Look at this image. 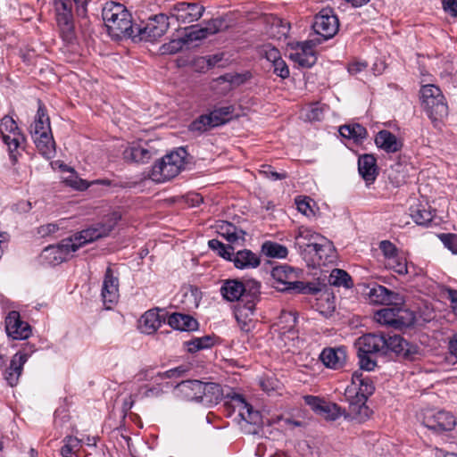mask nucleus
Returning <instances> with one entry per match:
<instances>
[{
  "label": "nucleus",
  "mask_w": 457,
  "mask_h": 457,
  "mask_svg": "<svg viewBox=\"0 0 457 457\" xmlns=\"http://www.w3.org/2000/svg\"><path fill=\"white\" fill-rule=\"evenodd\" d=\"M359 365L361 370H373L377 365L373 355H387L394 353L406 361H415L420 354L416 345L406 341L396 334L369 333L360 337L355 342Z\"/></svg>",
  "instance_id": "1"
},
{
  "label": "nucleus",
  "mask_w": 457,
  "mask_h": 457,
  "mask_svg": "<svg viewBox=\"0 0 457 457\" xmlns=\"http://www.w3.org/2000/svg\"><path fill=\"white\" fill-rule=\"evenodd\" d=\"M102 17L108 34L115 40L134 36L135 25L131 13L121 4L106 2L102 9Z\"/></svg>",
  "instance_id": "2"
},
{
  "label": "nucleus",
  "mask_w": 457,
  "mask_h": 457,
  "mask_svg": "<svg viewBox=\"0 0 457 457\" xmlns=\"http://www.w3.org/2000/svg\"><path fill=\"white\" fill-rule=\"evenodd\" d=\"M76 6L77 14L85 17L87 0H54L56 22L63 41L72 43L76 38L72 6Z\"/></svg>",
  "instance_id": "3"
},
{
  "label": "nucleus",
  "mask_w": 457,
  "mask_h": 457,
  "mask_svg": "<svg viewBox=\"0 0 457 457\" xmlns=\"http://www.w3.org/2000/svg\"><path fill=\"white\" fill-rule=\"evenodd\" d=\"M272 287L283 293L315 295L320 291L319 285L297 280V273L287 265L276 266L271 270Z\"/></svg>",
  "instance_id": "4"
},
{
  "label": "nucleus",
  "mask_w": 457,
  "mask_h": 457,
  "mask_svg": "<svg viewBox=\"0 0 457 457\" xmlns=\"http://www.w3.org/2000/svg\"><path fill=\"white\" fill-rule=\"evenodd\" d=\"M260 282L249 279L245 283L239 279H225L220 287V294L228 302H237V306H248V302L256 303L260 295Z\"/></svg>",
  "instance_id": "5"
},
{
  "label": "nucleus",
  "mask_w": 457,
  "mask_h": 457,
  "mask_svg": "<svg viewBox=\"0 0 457 457\" xmlns=\"http://www.w3.org/2000/svg\"><path fill=\"white\" fill-rule=\"evenodd\" d=\"M187 156V152L184 147L166 154L153 166L151 179L159 183L173 179L185 165Z\"/></svg>",
  "instance_id": "6"
},
{
  "label": "nucleus",
  "mask_w": 457,
  "mask_h": 457,
  "mask_svg": "<svg viewBox=\"0 0 457 457\" xmlns=\"http://www.w3.org/2000/svg\"><path fill=\"white\" fill-rule=\"evenodd\" d=\"M422 104L433 123L442 120L448 115V105L441 89L434 85H426L420 90Z\"/></svg>",
  "instance_id": "7"
},
{
  "label": "nucleus",
  "mask_w": 457,
  "mask_h": 457,
  "mask_svg": "<svg viewBox=\"0 0 457 457\" xmlns=\"http://www.w3.org/2000/svg\"><path fill=\"white\" fill-rule=\"evenodd\" d=\"M170 27L169 17L164 13L151 16L145 22L135 24L133 41H155L162 37Z\"/></svg>",
  "instance_id": "8"
},
{
  "label": "nucleus",
  "mask_w": 457,
  "mask_h": 457,
  "mask_svg": "<svg viewBox=\"0 0 457 457\" xmlns=\"http://www.w3.org/2000/svg\"><path fill=\"white\" fill-rule=\"evenodd\" d=\"M120 219L121 216L120 213L112 212L105 223H99L94 227L83 229L68 238L71 239V242L77 246L78 250L87 243L107 237Z\"/></svg>",
  "instance_id": "9"
},
{
  "label": "nucleus",
  "mask_w": 457,
  "mask_h": 457,
  "mask_svg": "<svg viewBox=\"0 0 457 457\" xmlns=\"http://www.w3.org/2000/svg\"><path fill=\"white\" fill-rule=\"evenodd\" d=\"M312 29L323 40L332 38L338 31L339 21L331 8H323L314 16Z\"/></svg>",
  "instance_id": "10"
},
{
  "label": "nucleus",
  "mask_w": 457,
  "mask_h": 457,
  "mask_svg": "<svg viewBox=\"0 0 457 457\" xmlns=\"http://www.w3.org/2000/svg\"><path fill=\"white\" fill-rule=\"evenodd\" d=\"M77 246L71 239L64 238L58 245H48L41 253L40 258L43 262L55 266L67 261L71 253L76 252Z\"/></svg>",
  "instance_id": "11"
},
{
  "label": "nucleus",
  "mask_w": 457,
  "mask_h": 457,
  "mask_svg": "<svg viewBox=\"0 0 457 457\" xmlns=\"http://www.w3.org/2000/svg\"><path fill=\"white\" fill-rule=\"evenodd\" d=\"M5 331L14 340L27 339L31 335L30 325L21 319L19 312H10L4 320Z\"/></svg>",
  "instance_id": "12"
},
{
  "label": "nucleus",
  "mask_w": 457,
  "mask_h": 457,
  "mask_svg": "<svg viewBox=\"0 0 457 457\" xmlns=\"http://www.w3.org/2000/svg\"><path fill=\"white\" fill-rule=\"evenodd\" d=\"M204 7L196 3L179 2L170 9L171 17L181 23H191L198 21L204 14Z\"/></svg>",
  "instance_id": "13"
},
{
  "label": "nucleus",
  "mask_w": 457,
  "mask_h": 457,
  "mask_svg": "<svg viewBox=\"0 0 457 457\" xmlns=\"http://www.w3.org/2000/svg\"><path fill=\"white\" fill-rule=\"evenodd\" d=\"M321 237L320 234L310 228L301 226L295 235V247L303 258H307L309 254H312V251Z\"/></svg>",
  "instance_id": "14"
},
{
  "label": "nucleus",
  "mask_w": 457,
  "mask_h": 457,
  "mask_svg": "<svg viewBox=\"0 0 457 457\" xmlns=\"http://www.w3.org/2000/svg\"><path fill=\"white\" fill-rule=\"evenodd\" d=\"M305 403L319 415L328 420H336L344 414L337 403L327 402L320 397L307 395Z\"/></svg>",
  "instance_id": "15"
},
{
  "label": "nucleus",
  "mask_w": 457,
  "mask_h": 457,
  "mask_svg": "<svg viewBox=\"0 0 457 457\" xmlns=\"http://www.w3.org/2000/svg\"><path fill=\"white\" fill-rule=\"evenodd\" d=\"M224 21L222 19H212L206 22L205 26L200 27L198 25L192 26L187 29L184 36V42L191 43L194 41L203 40L209 36L218 33Z\"/></svg>",
  "instance_id": "16"
},
{
  "label": "nucleus",
  "mask_w": 457,
  "mask_h": 457,
  "mask_svg": "<svg viewBox=\"0 0 457 457\" xmlns=\"http://www.w3.org/2000/svg\"><path fill=\"white\" fill-rule=\"evenodd\" d=\"M314 40H307L297 43L296 52L290 54L291 59L303 68L312 67L317 61L314 47L317 44Z\"/></svg>",
  "instance_id": "17"
},
{
  "label": "nucleus",
  "mask_w": 457,
  "mask_h": 457,
  "mask_svg": "<svg viewBox=\"0 0 457 457\" xmlns=\"http://www.w3.org/2000/svg\"><path fill=\"white\" fill-rule=\"evenodd\" d=\"M370 301L381 305H399L403 302V296L384 286L375 285L368 293Z\"/></svg>",
  "instance_id": "18"
},
{
  "label": "nucleus",
  "mask_w": 457,
  "mask_h": 457,
  "mask_svg": "<svg viewBox=\"0 0 457 457\" xmlns=\"http://www.w3.org/2000/svg\"><path fill=\"white\" fill-rule=\"evenodd\" d=\"M101 295L106 309H111L119 298V279L113 276V271L110 267L107 268L104 274Z\"/></svg>",
  "instance_id": "19"
},
{
  "label": "nucleus",
  "mask_w": 457,
  "mask_h": 457,
  "mask_svg": "<svg viewBox=\"0 0 457 457\" xmlns=\"http://www.w3.org/2000/svg\"><path fill=\"white\" fill-rule=\"evenodd\" d=\"M346 347L344 345L337 347H326L322 350L320 359L322 363L329 369L339 370L346 362Z\"/></svg>",
  "instance_id": "20"
},
{
  "label": "nucleus",
  "mask_w": 457,
  "mask_h": 457,
  "mask_svg": "<svg viewBox=\"0 0 457 457\" xmlns=\"http://www.w3.org/2000/svg\"><path fill=\"white\" fill-rule=\"evenodd\" d=\"M345 396L349 401V415L361 422L370 418L371 410L366 404L368 399L353 395V389L345 390Z\"/></svg>",
  "instance_id": "21"
},
{
  "label": "nucleus",
  "mask_w": 457,
  "mask_h": 457,
  "mask_svg": "<svg viewBox=\"0 0 457 457\" xmlns=\"http://www.w3.org/2000/svg\"><path fill=\"white\" fill-rule=\"evenodd\" d=\"M425 426L435 432L450 431L455 426L454 417L447 411H440L425 418Z\"/></svg>",
  "instance_id": "22"
},
{
  "label": "nucleus",
  "mask_w": 457,
  "mask_h": 457,
  "mask_svg": "<svg viewBox=\"0 0 457 457\" xmlns=\"http://www.w3.org/2000/svg\"><path fill=\"white\" fill-rule=\"evenodd\" d=\"M358 171L367 186L372 184L378 175L375 156L370 154L361 155L358 159Z\"/></svg>",
  "instance_id": "23"
},
{
  "label": "nucleus",
  "mask_w": 457,
  "mask_h": 457,
  "mask_svg": "<svg viewBox=\"0 0 457 457\" xmlns=\"http://www.w3.org/2000/svg\"><path fill=\"white\" fill-rule=\"evenodd\" d=\"M161 311L159 308L151 309L141 316L139 328L143 333L152 335L165 322L164 315L159 313Z\"/></svg>",
  "instance_id": "24"
},
{
  "label": "nucleus",
  "mask_w": 457,
  "mask_h": 457,
  "mask_svg": "<svg viewBox=\"0 0 457 457\" xmlns=\"http://www.w3.org/2000/svg\"><path fill=\"white\" fill-rule=\"evenodd\" d=\"M230 262H233L236 269L250 270L255 269L261 264L260 256L249 249H243L234 252Z\"/></svg>",
  "instance_id": "25"
},
{
  "label": "nucleus",
  "mask_w": 457,
  "mask_h": 457,
  "mask_svg": "<svg viewBox=\"0 0 457 457\" xmlns=\"http://www.w3.org/2000/svg\"><path fill=\"white\" fill-rule=\"evenodd\" d=\"M219 235L224 237L231 245H244L245 242V231L237 228L228 221H222L217 226Z\"/></svg>",
  "instance_id": "26"
},
{
  "label": "nucleus",
  "mask_w": 457,
  "mask_h": 457,
  "mask_svg": "<svg viewBox=\"0 0 457 457\" xmlns=\"http://www.w3.org/2000/svg\"><path fill=\"white\" fill-rule=\"evenodd\" d=\"M346 389H353L354 395L368 399L374 393L375 386L370 378L363 376L362 372L355 371L352 376V386Z\"/></svg>",
  "instance_id": "27"
},
{
  "label": "nucleus",
  "mask_w": 457,
  "mask_h": 457,
  "mask_svg": "<svg viewBox=\"0 0 457 457\" xmlns=\"http://www.w3.org/2000/svg\"><path fill=\"white\" fill-rule=\"evenodd\" d=\"M202 386L200 380H184L176 386L175 391L178 396L187 401L200 402Z\"/></svg>",
  "instance_id": "28"
},
{
  "label": "nucleus",
  "mask_w": 457,
  "mask_h": 457,
  "mask_svg": "<svg viewBox=\"0 0 457 457\" xmlns=\"http://www.w3.org/2000/svg\"><path fill=\"white\" fill-rule=\"evenodd\" d=\"M376 145L388 154H394L400 151L403 147L401 141L397 139L389 130H380L375 137Z\"/></svg>",
  "instance_id": "29"
},
{
  "label": "nucleus",
  "mask_w": 457,
  "mask_h": 457,
  "mask_svg": "<svg viewBox=\"0 0 457 457\" xmlns=\"http://www.w3.org/2000/svg\"><path fill=\"white\" fill-rule=\"evenodd\" d=\"M32 138L39 153L47 159H51L55 154V143L52 132L42 131L33 135Z\"/></svg>",
  "instance_id": "30"
},
{
  "label": "nucleus",
  "mask_w": 457,
  "mask_h": 457,
  "mask_svg": "<svg viewBox=\"0 0 457 457\" xmlns=\"http://www.w3.org/2000/svg\"><path fill=\"white\" fill-rule=\"evenodd\" d=\"M168 324L180 331H194L198 328V321L188 314L174 312L168 317Z\"/></svg>",
  "instance_id": "31"
},
{
  "label": "nucleus",
  "mask_w": 457,
  "mask_h": 457,
  "mask_svg": "<svg viewBox=\"0 0 457 457\" xmlns=\"http://www.w3.org/2000/svg\"><path fill=\"white\" fill-rule=\"evenodd\" d=\"M256 303L248 302V306H236L235 317L242 331L248 333L254 328V322L251 316L253 315Z\"/></svg>",
  "instance_id": "32"
},
{
  "label": "nucleus",
  "mask_w": 457,
  "mask_h": 457,
  "mask_svg": "<svg viewBox=\"0 0 457 457\" xmlns=\"http://www.w3.org/2000/svg\"><path fill=\"white\" fill-rule=\"evenodd\" d=\"M333 251L334 246L332 243L322 236L321 239L315 245L312 254H309L308 257L319 264H325L327 262H331L330 257Z\"/></svg>",
  "instance_id": "33"
},
{
  "label": "nucleus",
  "mask_w": 457,
  "mask_h": 457,
  "mask_svg": "<svg viewBox=\"0 0 457 457\" xmlns=\"http://www.w3.org/2000/svg\"><path fill=\"white\" fill-rule=\"evenodd\" d=\"M222 397L223 391L220 384L213 382H203L200 403L206 405L217 404Z\"/></svg>",
  "instance_id": "34"
},
{
  "label": "nucleus",
  "mask_w": 457,
  "mask_h": 457,
  "mask_svg": "<svg viewBox=\"0 0 457 457\" xmlns=\"http://www.w3.org/2000/svg\"><path fill=\"white\" fill-rule=\"evenodd\" d=\"M25 357L13 355L9 367L4 373V378L10 386H15L19 383V378L22 373Z\"/></svg>",
  "instance_id": "35"
},
{
  "label": "nucleus",
  "mask_w": 457,
  "mask_h": 457,
  "mask_svg": "<svg viewBox=\"0 0 457 457\" xmlns=\"http://www.w3.org/2000/svg\"><path fill=\"white\" fill-rule=\"evenodd\" d=\"M50 119L46 113V109L40 100H38V109L34 123L31 125V136L40 134L42 131L50 132Z\"/></svg>",
  "instance_id": "36"
},
{
  "label": "nucleus",
  "mask_w": 457,
  "mask_h": 457,
  "mask_svg": "<svg viewBox=\"0 0 457 457\" xmlns=\"http://www.w3.org/2000/svg\"><path fill=\"white\" fill-rule=\"evenodd\" d=\"M339 133L343 137L356 143L362 142L368 135L367 129L359 123L343 125L339 128Z\"/></svg>",
  "instance_id": "37"
},
{
  "label": "nucleus",
  "mask_w": 457,
  "mask_h": 457,
  "mask_svg": "<svg viewBox=\"0 0 457 457\" xmlns=\"http://www.w3.org/2000/svg\"><path fill=\"white\" fill-rule=\"evenodd\" d=\"M123 155L126 160L145 163L151 159L152 152L143 145H137L128 147Z\"/></svg>",
  "instance_id": "38"
},
{
  "label": "nucleus",
  "mask_w": 457,
  "mask_h": 457,
  "mask_svg": "<svg viewBox=\"0 0 457 457\" xmlns=\"http://www.w3.org/2000/svg\"><path fill=\"white\" fill-rule=\"evenodd\" d=\"M411 216L416 224L428 226L435 215L429 206L418 204L411 209Z\"/></svg>",
  "instance_id": "39"
},
{
  "label": "nucleus",
  "mask_w": 457,
  "mask_h": 457,
  "mask_svg": "<svg viewBox=\"0 0 457 457\" xmlns=\"http://www.w3.org/2000/svg\"><path fill=\"white\" fill-rule=\"evenodd\" d=\"M395 328L403 329L414 325L416 321L415 314L412 311L399 307L397 305Z\"/></svg>",
  "instance_id": "40"
},
{
  "label": "nucleus",
  "mask_w": 457,
  "mask_h": 457,
  "mask_svg": "<svg viewBox=\"0 0 457 457\" xmlns=\"http://www.w3.org/2000/svg\"><path fill=\"white\" fill-rule=\"evenodd\" d=\"M328 282L334 287H343L346 289L353 287V282L351 276L344 270L334 269L328 278Z\"/></svg>",
  "instance_id": "41"
},
{
  "label": "nucleus",
  "mask_w": 457,
  "mask_h": 457,
  "mask_svg": "<svg viewBox=\"0 0 457 457\" xmlns=\"http://www.w3.org/2000/svg\"><path fill=\"white\" fill-rule=\"evenodd\" d=\"M3 141L5 145H7L9 153H10V158L12 159V162H17V154L15 152L20 147V145L25 142V137L23 134H9L4 133L2 134Z\"/></svg>",
  "instance_id": "42"
},
{
  "label": "nucleus",
  "mask_w": 457,
  "mask_h": 457,
  "mask_svg": "<svg viewBox=\"0 0 457 457\" xmlns=\"http://www.w3.org/2000/svg\"><path fill=\"white\" fill-rule=\"evenodd\" d=\"M262 252L268 257L278 259L286 258L288 253L285 245L272 241L264 242L262 245Z\"/></svg>",
  "instance_id": "43"
},
{
  "label": "nucleus",
  "mask_w": 457,
  "mask_h": 457,
  "mask_svg": "<svg viewBox=\"0 0 457 457\" xmlns=\"http://www.w3.org/2000/svg\"><path fill=\"white\" fill-rule=\"evenodd\" d=\"M215 343L214 337L207 335L201 337H195L189 341L185 342L189 353H196L200 350L212 347Z\"/></svg>",
  "instance_id": "44"
},
{
  "label": "nucleus",
  "mask_w": 457,
  "mask_h": 457,
  "mask_svg": "<svg viewBox=\"0 0 457 457\" xmlns=\"http://www.w3.org/2000/svg\"><path fill=\"white\" fill-rule=\"evenodd\" d=\"M217 127L214 125L212 119L209 114H203L193 120L188 127L189 131L195 132L197 134H202L212 128Z\"/></svg>",
  "instance_id": "45"
},
{
  "label": "nucleus",
  "mask_w": 457,
  "mask_h": 457,
  "mask_svg": "<svg viewBox=\"0 0 457 457\" xmlns=\"http://www.w3.org/2000/svg\"><path fill=\"white\" fill-rule=\"evenodd\" d=\"M397 305L390 308H383L375 312L374 318L377 322L395 328Z\"/></svg>",
  "instance_id": "46"
},
{
  "label": "nucleus",
  "mask_w": 457,
  "mask_h": 457,
  "mask_svg": "<svg viewBox=\"0 0 457 457\" xmlns=\"http://www.w3.org/2000/svg\"><path fill=\"white\" fill-rule=\"evenodd\" d=\"M208 246L218 255L227 261H230L235 252V247L229 244L225 245L218 239H211L208 241Z\"/></svg>",
  "instance_id": "47"
},
{
  "label": "nucleus",
  "mask_w": 457,
  "mask_h": 457,
  "mask_svg": "<svg viewBox=\"0 0 457 457\" xmlns=\"http://www.w3.org/2000/svg\"><path fill=\"white\" fill-rule=\"evenodd\" d=\"M234 107L232 105L221 106L215 108L210 112V115L214 122V125L220 126L229 120L230 116L234 112Z\"/></svg>",
  "instance_id": "48"
},
{
  "label": "nucleus",
  "mask_w": 457,
  "mask_h": 457,
  "mask_svg": "<svg viewBox=\"0 0 457 457\" xmlns=\"http://www.w3.org/2000/svg\"><path fill=\"white\" fill-rule=\"evenodd\" d=\"M226 398L228 399V401L226 402V404H228L234 411H237L239 416L250 404L245 401L242 395L237 393L227 394Z\"/></svg>",
  "instance_id": "49"
},
{
  "label": "nucleus",
  "mask_w": 457,
  "mask_h": 457,
  "mask_svg": "<svg viewBox=\"0 0 457 457\" xmlns=\"http://www.w3.org/2000/svg\"><path fill=\"white\" fill-rule=\"evenodd\" d=\"M249 78L247 73H226L224 75L220 76L217 79V81L220 82H227L229 84L228 89H231L235 87H238L245 83Z\"/></svg>",
  "instance_id": "50"
},
{
  "label": "nucleus",
  "mask_w": 457,
  "mask_h": 457,
  "mask_svg": "<svg viewBox=\"0 0 457 457\" xmlns=\"http://www.w3.org/2000/svg\"><path fill=\"white\" fill-rule=\"evenodd\" d=\"M386 267L393 270L399 275H404L408 273V266L406 259L399 255L390 258L386 262Z\"/></svg>",
  "instance_id": "51"
},
{
  "label": "nucleus",
  "mask_w": 457,
  "mask_h": 457,
  "mask_svg": "<svg viewBox=\"0 0 457 457\" xmlns=\"http://www.w3.org/2000/svg\"><path fill=\"white\" fill-rule=\"evenodd\" d=\"M0 130L1 134H22L15 120L8 115L1 120Z\"/></svg>",
  "instance_id": "52"
},
{
  "label": "nucleus",
  "mask_w": 457,
  "mask_h": 457,
  "mask_svg": "<svg viewBox=\"0 0 457 457\" xmlns=\"http://www.w3.org/2000/svg\"><path fill=\"white\" fill-rule=\"evenodd\" d=\"M312 202V200L308 197L302 198L301 196H299L295 198V204L297 206V210L307 217L315 215V212L311 205Z\"/></svg>",
  "instance_id": "53"
},
{
  "label": "nucleus",
  "mask_w": 457,
  "mask_h": 457,
  "mask_svg": "<svg viewBox=\"0 0 457 457\" xmlns=\"http://www.w3.org/2000/svg\"><path fill=\"white\" fill-rule=\"evenodd\" d=\"M241 419L246 421L247 423L258 425L262 421V415L258 411L253 410L251 404L248 405V408L240 415Z\"/></svg>",
  "instance_id": "54"
},
{
  "label": "nucleus",
  "mask_w": 457,
  "mask_h": 457,
  "mask_svg": "<svg viewBox=\"0 0 457 457\" xmlns=\"http://www.w3.org/2000/svg\"><path fill=\"white\" fill-rule=\"evenodd\" d=\"M63 441L65 442V445L61 448V455L62 457H73V449L79 446L80 441L71 436H65Z\"/></svg>",
  "instance_id": "55"
},
{
  "label": "nucleus",
  "mask_w": 457,
  "mask_h": 457,
  "mask_svg": "<svg viewBox=\"0 0 457 457\" xmlns=\"http://www.w3.org/2000/svg\"><path fill=\"white\" fill-rule=\"evenodd\" d=\"M379 249L383 253L384 256L390 260V258H394L397 254V248L395 245L388 240H383L379 244Z\"/></svg>",
  "instance_id": "56"
},
{
  "label": "nucleus",
  "mask_w": 457,
  "mask_h": 457,
  "mask_svg": "<svg viewBox=\"0 0 457 457\" xmlns=\"http://www.w3.org/2000/svg\"><path fill=\"white\" fill-rule=\"evenodd\" d=\"M441 241L445 246L447 247L452 253L457 254V235L456 234H442L440 236Z\"/></svg>",
  "instance_id": "57"
},
{
  "label": "nucleus",
  "mask_w": 457,
  "mask_h": 457,
  "mask_svg": "<svg viewBox=\"0 0 457 457\" xmlns=\"http://www.w3.org/2000/svg\"><path fill=\"white\" fill-rule=\"evenodd\" d=\"M260 173L271 180H280L287 178V173H278L275 171L270 165L262 166Z\"/></svg>",
  "instance_id": "58"
},
{
  "label": "nucleus",
  "mask_w": 457,
  "mask_h": 457,
  "mask_svg": "<svg viewBox=\"0 0 457 457\" xmlns=\"http://www.w3.org/2000/svg\"><path fill=\"white\" fill-rule=\"evenodd\" d=\"M273 72L279 76L282 79H286L289 76V69L285 62V61L281 58L278 59L273 65Z\"/></svg>",
  "instance_id": "59"
},
{
  "label": "nucleus",
  "mask_w": 457,
  "mask_h": 457,
  "mask_svg": "<svg viewBox=\"0 0 457 457\" xmlns=\"http://www.w3.org/2000/svg\"><path fill=\"white\" fill-rule=\"evenodd\" d=\"M184 44H186V42H184V38L182 40H172L169 44H165L162 46V53L175 54L182 48V46Z\"/></svg>",
  "instance_id": "60"
},
{
  "label": "nucleus",
  "mask_w": 457,
  "mask_h": 457,
  "mask_svg": "<svg viewBox=\"0 0 457 457\" xmlns=\"http://www.w3.org/2000/svg\"><path fill=\"white\" fill-rule=\"evenodd\" d=\"M153 370V367L143 368L138 371L136 377L138 381L153 380L154 382L158 383V378H155V375L152 374Z\"/></svg>",
  "instance_id": "61"
},
{
  "label": "nucleus",
  "mask_w": 457,
  "mask_h": 457,
  "mask_svg": "<svg viewBox=\"0 0 457 457\" xmlns=\"http://www.w3.org/2000/svg\"><path fill=\"white\" fill-rule=\"evenodd\" d=\"M442 293L451 302L453 311L457 313V290L445 287Z\"/></svg>",
  "instance_id": "62"
},
{
  "label": "nucleus",
  "mask_w": 457,
  "mask_h": 457,
  "mask_svg": "<svg viewBox=\"0 0 457 457\" xmlns=\"http://www.w3.org/2000/svg\"><path fill=\"white\" fill-rule=\"evenodd\" d=\"M263 54L265 58L271 62L273 65L278 59H281L279 51L275 48L271 47L270 46H267L263 49Z\"/></svg>",
  "instance_id": "63"
},
{
  "label": "nucleus",
  "mask_w": 457,
  "mask_h": 457,
  "mask_svg": "<svg viewBox=\"0 0 457 457\" xmlns=\"http://www.w3.org/2000/svg\"><path fill=\"white\" fill-rule=\"evenodd\" d=\"M444 10L453 17H457V0H443Z\"/></svg>",
  "instance_id": "64"
}]
</instances>
